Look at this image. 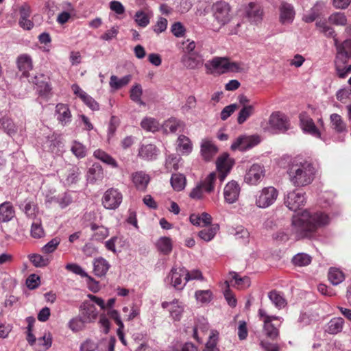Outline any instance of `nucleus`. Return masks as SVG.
<instances>
[{
    "mask_svg": "<svg viewBox=\"0 0 351 351\" xmlns=\"http://www.w3.org/2000/svg\"><path fill=\"white\" fill-rule=\"evenodd\" d=\"M329 221V217L324 213L304 210L293 217L291 232L296 240L312 238L318 228L328 225Z\"/></svg>",
    "mask_w": 351,
    "mask_h": 351,
    "instance_id": "nucleus-1",
    "label": "nucleus"
},
{
    "mask_svg": "<svg viewBox=\"0 0 351 351\" xmlns=\"http://www.w3.org/2000/svg\"><path fill=\"white\" fill-rule=\"evenodd\" d=\"M287 172L290 182L294 186L302 187L313 181L316 169L311 162L297 157L290 162Z\"/></svg>",
    "mask_w": 351,
    "mask_h": 351,
    "instance_id": "nucleus-2",
    "label": "nucleus"
},
{
    "mask_svg": "<svg viewBox=\"0 0 351 351\" xmlns=\"http://www.w3.org/2000/svg\"><path fill=\"white\" fill-rule=\"evenodd\" d=\"M211 10L214 20L217 23V27H213L214 30L218 31L221 27L231 21L232 15L228 3L223 1H217L213 4ZM213 27H215V25H213Z\"/></svg>",
    "mask_w": 351,
    "mask_h": 351,
    "instance_id": "nucleus-3",
    "label": "nucleus"
},
{
    "mask_svg": "<svg viewBox=\"0 0 351 351\" xmlns=\"http://www.w3.org/2000/svg\"><path fill=\"white\" fill-rule=\"evenodd\" d=\"M269 126L265 130L273 134L285 133L290 129L289 120L286 115L280 112H273L269 119Z\"/></svg>",
    "mask_w": 351,
    "mask_h": 351,
    "instance_id": "nucleus-4",
    "label": "nucleus"
},
{
    "mask_svg": "<svg viewBox=\"0 0 351 351\" xmlns=\"http://www.w3.org/2000/svg\"><path fill=\"white\" fill-rule=\"evenodd\" d=\"M278 195V192L274 187H265L256 197V204L259 208H267L275 202Z\"/></svg>",
    "mask_w": 351,
    "mask_h": 351,
    "instance_id": "nucleus-5",
    "label": "nucleus"
},
{
    "mask_svg": "<svg viewBox=\"0 0 351 351\" xmlns=\"http://www.w3.org/2000/svg\"><path fill=\"white\" fill-rule=\"evenodd\" d=\"M122 200V193L117 189L110 188L104 193L102 204L106 209L115 210L120 206Z\"/></svg>",
    "mask_w": 351,
    "mask_h": 351,
    "instance_id": "nucleus-6",
    "label": "nucleus"
},
{
    "mask_svg": "<svg viewBox=\"0 0 351 351\" xmlns=\"http://www.w3.org/2000/svg\"><path fill=\"white\" fill-rule=\"evenodd\" d=\"M261 142V138L257 135H241L235 139L231 145L232 150L245 151L257 145Z\"/></svg>",
    "mask_w": 351,
    "mask_h": 351,
    "instance_id": "nucleus-7",
    "label": "nucleus"
},
{
    "mask_svg": "<svg viewBox=\"0 0 351 351\" xmlns=\"http://www.w3.org/2000/svg\"><path fill=\"white\" fill-rule=\"evenodd\" d=\"M304 193L295 190L289 191L285 197V204L291 210L296 211L303 206L306 202Z\"/></svg>",
    "mask_w": 351,
    "mask_h": 351,
    "instance_id": "nucleus-8",
    "label": "nucleus"
},
{
    "mask_svg": "<svg viewBox=\"0 0 351 351\" xmlns=\"http://www.w3.org/2000/svg\"><path fill=\"white\" fill-rule=\"evenodd\" d=\"M185 272L186 268L174 266L167 277V282L176 289L182 290L187 282L186 280L183 282L182 279L184 276H185Z\"/></svg>",
    "mask_w": 351,
    "mask_h": 351,
    "instance_id": "nucleus-9",
    "label": "nucleus"
},
{
    "mask_svg": "<svg viewBox=\"0 0 351 351\" xmlns=\"http://www.w3.org/2000/svg\"><path fill=\"white\" fill-rule=\"evenodd\" d=\"M264 176V167L259 164H254L246 172L244 180L249 184L256 185L262 180Z\"/></svg>",
    "mask_w": 351,
    "mask_h": 351,
    "instance_id": "nucleus-10",
    "label": "nucleus"
},
{
    "mask_svg": "<svg viewBox=\"0 0 351 351\" xmlns=\"http://www.w3.org/2000/svg\"><path fill=\"white\" fill-rule=\"evenodd\" d=\"M258 315L263 322V333L269 339L271 340L276 339L279 335L278 328L270 322V317H267V314L263 309H259Z\"/></svg>",
    "mask_w": 351,
    "mask_h": 351,
    "instance_id": "nucleus-11",
    "label": "nucleus"
},
{
    "mask_svg": "<svg viewBox=\"0 0 351 351\" xmlns=\"http://www.w3.org/2000/svg\"><path fill=\"white\" fill-rule=\"evenodd\" d=\"M241 188L237 182L232 180L228 182L223 189L225 202L228 204L236 202L239 197Z\"/></svg>",
    "mask_w": 351,
    "mask_h": 351,
    "instance_id": "nucleus-12",
    "label": "nucleus"
},
{
    "mask_svg": "<svg viewBox=\"0 0 351 351\" xmlns=\"http://www.w3.org/2000/svg\"><path fill=\"white\" fill-rule=\"evenodd\" d=\"M300 121L302 130L314 137L321 138V133L313 120L305 112L300 114Z\"/></svg>",
    "mask_w": 351,
    "mask_h": 351,
    "instance_id": "nucleus-13",
    "label": "nucleus"
},
{
    "mask_svg": "<svg viewBox=\"0 0 351 351\" xmlns=\"http://www.w3.org/2000/svg\"><path fill=\"white\" fill-rule=\"evenodd\" d=\"M181 62L188 69L200 68L204 64V59L199 53L184 54L181 58Z\"/></svg>",
    "mask_w": 351,
    "mask_h": 351,
    "instance_id": "nucleus-14",
    "label": "nucleus"
},
{
    "mask_svg": "<svg viewBox=\"0 0 351 351\" xmlns=\"http://www.w3.org/2000/svg\"><path fill=\"white\" fill-rule=\"evenodd\" d=\"M49 77L44 74H38L31 79V82L37 86V91L42 96H47L51 88L49 84Z\"/></svg>",
    "mask_w": 351,
    "mask_h": 351,
    "instance_id": "nucleus-15",
    "label": "nucleus"
},
{
    "mask_svg": "<svg viewBox=\"0 0 351 351\" xmlns=\"http://www.w3.org/2000/svg\"><path fill=\"white\" fill-rule=\"evenodd\" d=\"M280 22L283 24H290L295 17V10L293 6L287 2L282 1L279 7Z\"/></svg>",
    "mask_w": 351,
    "mask_h": 351,
    "instance_id": "nucleus-16",
    "label": "nucleus"
},
{
    "mask_svg": "<svg viewBox=\"0 0 351 351\" xmlns=\"http://www.w3.org/2000/svg\"><path fill=\"white\" fill-rule=\"evenodd\" d=\"M80 316L87 323L94 322L98 315L95 306L89 302H83L80 307Z\"/></svg>",
    "mask_w": 351,
    "mask_h": 351,
    "instance_id": "nucleus-17",
    "label": "nucleus"
},
{
    "mask_svg": "<svg viewBox=\"0 0 351 351\" xmlns=\"http://www.w3.org/2000/svg\"><path fill=\"white\" fill-rule=\"evenodd\" d=\"M184 126L183 121L174 117L168 119L162 125L163 131L166 134L181 132L184 130Z\"/></svg>",
    "mask_w": 351,
    "mask_h": 351,
    "instance_id": "nucleus-18",
    "label": "nucleus"
},
{
    "mask_svg": "<svg viewBox=\"0 0 351 351\" xmlns=\"http://www.w3.org/2000/svg\"><path fill=\"white\" fill-rule=\"evenodd\" d=\"M132 180L136 188L139 191H145L149 182L150 178L144 171H139L132 174Z\"/></svg>",
    "mask_w": 351,
    "mask_h": 351,
    "instance_id": "nucleus-19",
    "label": "nucleus"
},
{
    "mask_svg": "<svg viewBox=\"0 0 351 351\" xmlns=\"http://www.w3.org/2000/svg\"><path fill=\"white\" fill-rule=\"evenodd\" d=\"M330 128L338 134L348 132L347 124L341 115L337 113H332L330 116Z\"/></svg>",
    "mask_w": 351,
    "mask_h": 351,
    "instance_id": "nucleus-20",
    "label": "nucleus"
},
{
    "mask_svg": "<svg viewBox=\"0 0 351 351\" xmlns=\"http://www.w3.org/2000/svg\"><path fill=\"white\" fill-rule=\"evenodd\" d=\"M15 217V210L12 204L5 202L0 204V222L8 223Z\"/></svg>",
    "mask_w": 351,
    "mask_h": 351,
    "instance_id": "nucleus-21",
    "label": "nucleus"
},
{
    "mask_svg": "<svg viewBox=\"0 0 351 351\" xmlns=\"http://www.w3.org/2000/svg\"><path fill=\"white\" fill-rule=\"evenodd\" d=\"M205 66L209 69H213L220 73H226L228 69V58L215 57L208 61L205 64Z\"/></svg>",
    "mask_w": 351,
    "mask_h": 351,
    "instance_id": "nucleus-22",
    "label": "nucleus"
},
{
    "mask_svg": "<svg viewBox=\"0 0 351 351\" xmlns=\"http://www.w3.org/2000/svg\"><path fill=\"white\" fill-rule=\"evenodd\" d=\"M246 16L251 23H257L262 20L263 10L259 5L250 3L246 10Z\"/></svg>",
    "mask_w": 351,
    "mask_h": 351,
    "instance_id": "nucleus-23",
    "label": "nucleus"
},
{
    "mask_svg": "<svg viewBox=\"0 0 351 351\" xmlns=\"http://www.w3.org/2000/svg\"><path fill=\"white\" fill-rule=\"evenodd\" d=\"M57 119L62 125H66L71 122V114L68 106L58 104L56 107Z\"/></svg>",
    "mask_w": 351,
    "mask_h": 351,
    "instance_id": "nucleus-24",
    "label": "nucleus"
},
{
    "mask_svg": "<svg viewBox=\"0 0 351 351\" xmlns=\"http://www.w3.org/2000/svg\"><path fill=\"white\" fill-rule=\"evenodd\" d=\"M17 67L24 77H28V73L32 69V60L27 54H22L17 58Z\"/></svg>",
    "mask_w": 351,
    "mask_h": 351,
    "instance_id": "nucleus-25",
    "label": "nucleus"
},
{
    "mask_svg": "<svg viewBox=\"0 0 351 351\" xmlns=\"http://www.w3.org/2000/svg\"><path fill=\"white\" fill-rule=\"evenodd\" d=\"M178 152L183 155H189L193 150V145L189 137L185 135H180L177 139Z\"/></svg>",
    "mask_w": 351,
    "mask_h": 351,
    "instance_id": "nucleus-26",
    "label": "nucleus"
},
{
    "mask_svg": "<svg viewBox=\"0 0 351 351\" xmlns=\"http://www.w3.org/2000/svg\"><path fill=\"white\" fill-rule=\"evenodd\" d=\"M104 178V172L101 166L99 163H94L88 169L87 180L90 183L101 180Z\"/></svg>",
    "mask_w": 351,
    "mask_h": 351,
    "instance_id": "nucleus-27",
    "label": "nucleus"
},
{
    "mask_svg": "<svg viewBox=\"0 0 351 351\" xmlns=\"http://www.w3.org/2000/svg\"><path fill=\"white\" fill-rule=\"evenodd\" d=\"M93 267L95 274L101 277L106 274L110 267V265L105 258L99 257L95 259Z\"/></svg>",
    "mask_w": 351,
    "mask_h": 351,
    "instance_id": "nucleus-28",
    "label": "nucleus"
},
{
    "mask_svg": "<svg viewBox=\"0 0 351 351\" xmlns=\"http://www.w3.org/2000/svg\"><path fill=\"white\" fill-rule=\"evenodd\" d=\"M158 149L154 145H142L138 152V156L145 160H154L156 158Z\"/></svg>",
    "mask_w": 351,
    "mask_h": 351,
    "instance_id": "nucleus-29",
    "label": "nucleus"
},
{
    "mask_svg": "<svg viewBox=\"0 0 351 351\" xmlns=\"http://www.w3.org/2000/svg\"><path fill=\"white\" fill-rule=\"evenodd\" d=\"M217 171L230 172L234 165V160L229 157L228 154H223L218 158L216 162Z\"/></svg>",
    "mask_w": 351,
    "mask_h": 351,
    "instance_id": "nucleus-30",
    "label": "nucleus"
},
{
    "mask_svg": "<svg viewBox=\"0 0 351 351\" xmlns=\"http://www.w3.org/2000/svg\"><path fill=\"white\" fill-rule=\"evenodd\" d=\"M201 152L206 160H210L217 152V148L210 141H205L202 143Z\"/></svg>",
    "mask_w": 351,
    "mask_h": 351,
    "instance_id": "nucleus-31",
    "label": "nucleus"
},
{
    "mask_svg": "<svg viewBox=\"0 0 351 351\" xmlns=\"http://www.w3.org/2000/svg\"><path fill=\"white\" fill-rule=\"evenodd\" d=\"M171 185L176 191H182L186 186V180L182 173H173L170 180Z\"/></svg>",
    "mask_w": 351,
    "mask_h": 351,
    "instance_id": "nucleus-32",
    "label": "nucleus"
},
{
    "mask_svg": "<svg viewBox=\"0 0 351 351\" xmlns=\"http://www.w3.org/2000/svg\"><path fill=\"white\" fill-rule=\"evenodd\" d=\"M344 324V320L341 317L332 318L327 324L326 331L330 334H337L340 332Z\"/></svg>",
    "mask_w": 351,
    "mask_h": 351,
    "instance_id": "nucleus-33",
    "label": "nucleus"
},
{
    "mask_svg": "<svg viewBox=\"0 0 351 351\" xmlns=\"http://www.w3.org/2000/svg\"><path fill=\"white\" fill-rule=\"evenodd\" d=\"M156 247L159 252L168 255L172 251V241L169 237H160L156 243Z\"/></svg>",
    "mask_w": 351,
    "mask_h": 351,
    "instance_id": "nucleus-34",
    "label": "nucleus"
},
{
    "mask_svg": "<svg viewBox=\"0 0 351 351\" xmlns=\"http://www.w3.org/2000/svg\"><path fill=\"white\" fill-rule=\"evenodd\" d=\"M132 76L128 75L121 78H118L116 75H112L110 79V86L114 90H119L126 86L131 80Z\"/></svg>",
    "mask_w": 351,
    "mask_h": 351,
    "instance_id": "nucleus-35",
    "label": "nucleus"
},
{
    "mask_svg": "<svg viewBox=\"0 0 351 351\" xmlns=\"http://www.w3.org/2000/svg\"><path fill=\"white\" fill-rule=\"evenodd\" d=\"M141 126L147 132H154L159 130L160 123L154 118L145 117L141 122Z\"/></svg>",
    "mask_w": 351,
    "mask_h": 351,
    "instance_id": "nucleus-36",
    "label": "nucleus"
},
{
    "mask_svg": "<svg viewBox=\"0 0 351 351\" xmlns=\"http://www.w3.org/2000/svg\"><path fill=\"white\" fill-rule=\"evenodd\" d=\"M271 302L278 308H282L287 305V301L282 293L277 291H271L268 293Z\"/></svg>",
    "mask_w": 351,
    "mask_h": 351,
    "instance_id": "nucleus-37",
    "label": "nucleus"
},
{
    "mask_svg": "<svg viewBox=\"0 0 351 351\" xmlns=\"http://www.w3.org/2000/svg\"><path fill=\"white\" fill-rule=\"evenodd\" d=\"M219 227L218 224H214L208 228H205L199 232L198 236L205 241H211L216 235Z\"/></svg>",
    "mask_w": 351,
    "mask_h": 351,
    "instance_id": "nucleus-38",
    "label": "nucleus"
},
{
    "mask_svg": "<svg viewBox=\"0 0 351 351\" xmlns=\"http://www.w3.org/2000/svg\"><path fill=\"white\" fill-rule=\"evenodd\" d=\"M93 156L102 161L103 162L111 166L112 167L117 168L118 164L117 161L109 154L101 149H97L94 152Z\"/></svg>",
    "mask_w": 351,
    "mask_h": 351,
    "instance_id": "nucleus-39",
    "label": "nucleus"
},
{
    "mask_svg": "<svg viewBox=\"0 0 351 351\" xmlns=\"http://www.w3.org/2000/svg\"><path fill=\"white\" fill-rule=\"evenodd\" d=\"M21 209L24 212L27 217L34 218L38 213V207L36 204L29 200H25L23 204L20 205Z\"/></svg>",
    "mask_w": 351,
    "mask_h": 351,
    "instance_id": "nucleus-40",
    "label": "nucleus"
},
{
    "mask_svg": "<svg viewBox=\"0 0 351 351\" xmlns=\"http://www.w3.org/2000/svg\"><path fill=\"white\" fill-rule=\"evenodd\" d=\"M328 278L333 285H337L344 280V274L339 269L330 268L328 274Z\"/></svg>",
    "mask_w": 351,
    "mask_h": 351,
    "instance_id": "nucleus-41",
    "label": "nucleus"
},
{
    "mask_svg": "<svg viewBox=\"0 0 351 351\" xmlns=\"http://www.w3.org/2000/svg\"><path fill=\"white\" fill-rule=\"evenodd\" d=\"M0 125L1 128H2L5 132H6L9 136H12L14 135L17 129L14 123V122L9 118L3 117L0 119Z\"/></svg>",
    "mask_w": 351,
    "mask_h": 351,
    "instance_id": "nucleus-42",
    "label": "nucleus"
},
{
    "mask_svg": "<svg viewBox=\"0 0 351 351\" xmlns=\"http://www.w3.org/2000/svg\"><path fill=\"white\" fill-rule=\"evenodd\" d=\"M336 57L348 60L351 58V39H346L341 44V49Z\"/></svg>",
    "mask_w": 351,
    "mask_h": 351,
    "instance_id": "nucleus-43",
    "label": "nucleus"
},
{
    "mask_svg": "<svg viewBox=\"0 0 351 351\" xmlns=\"http://www.w3.org/2000/svg\"><path fill=\"white\" fill-rule=\"evenodd\" d=\"M311 262V257L305 253H298L292 258V263L294 265L298 267H304L309 265Z\"/></svg>",
    "mask_w": 351,
    "mask_h": 351,
    "instance_id": "nucleus-44",
    "label": "nucleus"
},
{
    "mask_svg": "<svg viewBox=\"0 0 351 351\" xmlns=\"http://www.w3.org/2000/svg\"><path fill=\"white\" fill-rule=\"evenodd\" d=\"M217 179L216 172L210 173L205 180L199 183L207 193H211L214 191V184Z\"/></svg>",
    "mask_w": 351,
    "mask_h": 351,
    "instance_id": "nucleus-45",
    "label": "nucleus"
},
{
    "mask_svg": "<svg viewBox=\"0 0 351 351\" xmlns=\"http://www.w3.org/2000/svg\"><path fill=\"white\" fill-rule=\"evenodd\" d=\"M143 95V89L141 85L139 84H136L133 86L130 90V99L144 106L145 104L141 99V96Z\"/></svg>",
    "mask_w": 351,
    "mask_h": 351,
    "instance_id": "nucleus-46",
    "label": "nucleus"
},
{
    "mask_svg": "<svg viewBox=\"0 0 351 351\" xmlns=\"http://www.w3.org/2000/svg\"><path fill=\"white\" fill-rule=\"evenodd\" d=\"M254 108L252 105L244 106L239 112L237 121L243 124L251 115L254 114Z\"/></svg>",
    "mask_w": 351,
    "mask_h": 351,
    "instance_id": "nucleus-47",
    "label": "nucleus"
},
{
    "mask_svg": "<svg viewBox=\"0 0 351 351\" xmlns=\"http://www.w3.org/2000/svg\"><path fill=\"white\" fill-rule=\"evenodd\" d=\"M328 21L335 25L344 26L347 24V18L344 13L335 12L328 17Z\"/></svg>",
    "mask_w": 351,
    "mask_h": 351,
    "instance_id": "nucleus-48",
    "label": "nucleus"
},
{
    "mask_svg": "<svg viewBox=\"0 0 351 351\" xmlns=\"http://www.w3.org/2000/svg\"><path fill=\"white\" fill-rule=\"evenodd\" d=\"M316 27L319 29V32L324 34L328 38L334 37L335 34V29L327 25L324 21H319L316 22Z\"/></svg>",
    "mask_w": 351,
    "mask_h": 351,
    "instance_id": "nucleus-49",
    "label": "nucleus"
},
{
    "mask_svg": "<svg viewBox=\"0 0 351 351\" xmlns=\"http://www.w3.org/2000/svg\"><path fill=\"white\" fill-rule=\"evenodd\" d=\"M72 153L78 158H84L86 155V147L78 141H73L71 147Z\"/></svg>",
    "mask_w": 351,
    "mask_h": 351,
    "instance_id": "nucleus-50",
    "label": "nucleus"
},
{
    "mask_svg": "<svg viewBox=\"0 0 351 351\" xmlns=\"http://www.w3.org/2000/svg\"><path fill=\"white\" fill-rule=\"evenodd\" d=\"M217 339L218 333L215 331H212L211 335L209 336V339L205 345V348L202 351H219L217 348Z\"/></svg>",
    "mask_w": 351,
    "mask_h": 351,
    "instance_id": "nucleus-51",
    "label": "nucleus"
},
{
    "mask_svg": "<svg viewBox=\"0 0 351 351\" xmlns=\"http://www.w3.org/2000/svg\"><path fill=\"white\" fill-rule=\"evenodd\" d=\"M230 275L232 278L235 280V285H237L239 289H245L250 287V280L248 277L245 276L241 278L234 271L230 272Z\"/></svg>",
    "mask_w": 351,
    "mask_h": 351,
    "instance_id": "nucleus-52",
    "label": "nucleus"
},
{
    "mask_svg": "<svg viewBox=\"0 0 351 351\" xmlns=\"http://www.w3.org/2000/svg\"><path fill=\"white\" fill-rule=\"evenodd\" d=\"M181 160L180 157H178L173 155H169L165 162V168L167 171H171L173 170L176 171L179 169V162Z\"/></svg>",
    "mask_w": 351,
    "mask_h": 351,
    "instance_id": "nucleus-53",
    "label": "nucleus"
},
{
    "mask_svg": "<svg viewBox=\"0 0 351 351\" xmlns=\"http://www.w3.org/2000/svg\"><path fill=\"white\" fill-rule=\"evenodd\" d=\"M86 323L87 322L80 315V317L73 318L69 321V327L72 331L78 332L84 328Z\"/></svg>",
    "mask_w": 351,
    "mask_h": 351,
    "instance_id": "nucleus-54",
    "label": "nucleus"
},
{
    "mask_svg": "<svg viewBox=\"0 0 351 351\" xmlns=\"http://www.w3.org/2000/svg\"><path fill=\"white\" fill-rule=\"evenodd\" d=\"M29 260L36 267L47 266L49 263V260L47 257L37 254L29 255Z\"/></svg>",
    "mask_w": 351,
    "mask_h": 351,
    "instance_id": "nucleus-55",
    "label": "nucleus"
},
{
    "mask_svg": "<svg viewBox=\"0 0 351 351\" xmlns=\"http://www.w3.org/2000/svg\"><path fill=\"white\" fill-rule=\"evenodd\" d=\"M347 61L348 59L336 57L335 67L337 73L340 78H345L347 76L346 66H344Z\"/></svg>",
    "mask_w": 351,
    "mask_h": 351,
    "instance_id": "nucleus-56",
    "label": "nucleus"
},
{
    "mask_svg": "<svg viewBox=\"0 0 351 351\" xmlns=\"http://www.w3.org/2000/svg\"><path fill=\"white\" fill-rule=\"evenodd\" d=\"M212 292L210 290H198L195 291L196 300L201 303H208L212 299Z\"/></svg>",
    "mask_w": 351,
    "mask_h": 351,
    "instance_id": "nucleus-57",
    "label": "nucleus"
},
{
    "mask_svg": "<svg viewBox=\"0 0 351 351\" xmlns=\"http://www.w3.org/2000/svg\"><path fill=\"white\" fill-rule=\"evenodd\" d=\"M65 268L75 274L80 276L81 277H87L90 280H93V279L88 276L86 272L82 269L81 266L75 263H69L66 265Z\"/></svg>",
    "mask_w": 351,
    "mask_h": 351,
    "instance_id": "nucleus-58",
    "label": "nucleus"
},
{
    "mask_svg": "<svg viewBox=\"0 0 351 351\" xmlns=\"http://www.w3.org/2000/svg\"><path fill=\"white\" fill-rule=\"evenodd\" d=\"M60 239L59 237H55L49 241L42 247L43 252L45 254H49L53 252L58 245L60 243Z\"/></svg>",
    "mask_w": 351,
    "mask_h": 351,
    "instance_id": "nucleus-59",
    "label": "nucleus"
},
{
    "mask_svg": "<svg viewBox=\"0 0 351 351\" xmlns=\"http://www.w3.org/2000/svg\"><path fill=\"white\" fill-rule=\"evenodd\" d=\"M319 3H316L315 6L311 9L309 12L305 14L303 17V20L306 23L313 22L320 14L319 9L318 8Z\"/></svg>",
    "mask_w": 351,
    "mask_h": 351,
    "instance_id": "nucleus-60",
    "label": "nucleus"
},
{
    "mask_svg": "<svg viewBox=\"0 0 351 351\" xmlns=\"http://www.w3.org/2000/svg\"><path fill=\"white\" fill-rule=\"evenodd\" d=\"M184 274H185L184 280H186V282H189L190 280H204L203 275L199 269H193L191 271H188L186 269V272L184 273Z\"/></svg>",
    "mask_w": 351,
    "mask_h": 351,
    "instance_id": "nucleus-61",
    "label": "nucleus"
},
{
    "mask_svg": "<svg viewBox=\"0 0 351 351\" xmlns=\"http://www.w3.org/2000/svg\"><path fill=\"white\" fill-rule=\"evenodd\" d=\"M135 21L139 26L145 27L149 23V18L143 11H138L135 14Z\"/></svg>",
    "mask_w": 351,
    "mask_h": 351,
    "instance_id": "nucleus-62",
    "label": "nucleus"
},
{
    "mask_svg": "<svg viewBox=\"0 0 351 351\" xmlns=\"http://www.w3.org/2000/svg\"><path fill=\"white\" fill-rule=\"evenodd\" d=\"M31 234L34 238L40 239L45 234L44 230L38 222H34L32 224Z\"/></svg>",
    "mask_w": 351,
    "mask_h": 351,
    "instance_id": "nucleus-63",
    "label": "nucleus"
},
{
    "mask_svg": "<svg viewBox=\"0 0 351 351\" xmlns=\"http://www.w3.org/2000/svg\"><path fill=\"white\" fill-rule=\"evenodd\" d=\"M37 343L43 347V350L49 348L52 343V338L49 333L44 335L43 337L37 339Z\"/></svg>",
    "mask_w": 351,
    "mask_h": 351,
    "instance_id": "nucleus-64",
    "label": "nucleus"
}]
</instances>
